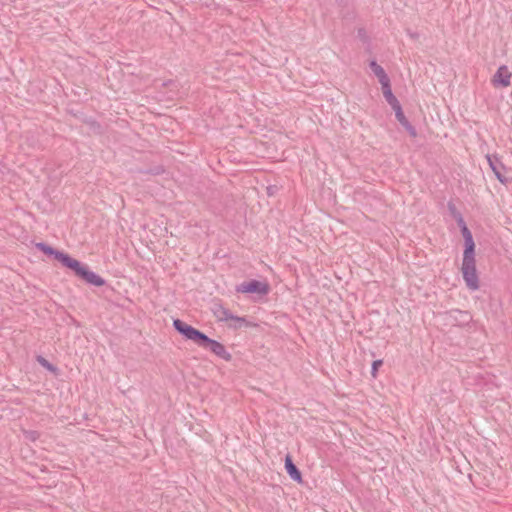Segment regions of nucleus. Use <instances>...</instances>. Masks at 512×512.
I'll return each instance as SVG.
<instances>
[{"label": "nucleus", "mask_w": 512, "mask_h": 512, "mask_svg": "<svg viewBox=\"0 0 512 512\" xmlns=\"http://www.w3.org/2000/svg\"><path fill=\"white\" fill-rule=\"evenodd\" d=\"M35 247L45 255L53 256L64 267L72 270L78 278L86 283L96 287H101L106 284V281L101 276L89 270L87 265L72 258L69 254L56 250L45 242H38L35 244Z\"/></svg>", "instance_id": "nucleus-1"}, {"label": "nucleus", "mask_w": 512, "mask_h": 512, "mask_svg": "<svg viewBox=\"0 0 512 512\" xmlns=\"http://www.w3.org/2000/svg\"><path fill=\"white\" fill-rule=\"evenodd\" d=\"M173 327L186 340L193 341L199 347L209 350L216 356L226 361L231 360V354L227 352L225 346L222 343L209 338L205 333L187 324L181 319H174Z\"/></svg>", "instance_id": "nucleus-2"}, {"label": "nucleus", "mask_w": 512, "mask_h": 512, "mask_svg": "<svg viewBox=\"0 0 512 512\" xmlns=\"http://www.w3.org/2000/svg\"><path fill=\"white\" fill-rule=\"evenodd\" d=\"M461 272L466 286L472 290L479 289V278L476 270L475 253H463Z\"/></svg>", "instance_id": "nucleus-3"}, {"label": "nucleus", "mask_w": 512, "mask_h": 512, "mask_svg": "<svg viewBox=\"0 0 512 512\" xmlns=\"http://www.w3.org/2000/svg\"><path fill=\"white\" fill-rule=\"evenodd\" d=\"M387 103L391 106V108L394 110L395 112V117L397 119V121L400 123V125L407 131V133L412 137V138H416L417 137V130L416 128L408 121V119L406 118L403 110H402V107H401V104L400 102L398 101V99L394 96L392 97V99H388L386 100Z\"/></svg>", "instance_id": "nucleus-4"}, {"label": "nucleus", "mask_w": 512, "mask_h": 512, "mask_svg": "<svg viewBox=\"0 0 512 512\" xmlns=\"http://www.w3.org/2000/svg\"><path fill=\"white\" fill-rule=\"evenodd\" d=\"M269 291L270 285L267 282L256 279L243 282L236 287L238 293L258 294L260 296L267 295Z\"/></svg>", "instance_id": "nucleus-5"}, {"label": "nucleus", "mask_w": 512, "mask_h": 512, "mask_svg": "<svg viewBox=\"0 0 512 512\" xmlns=\"http://www.w3.org/2000/svg\"><path fill=\"white\" fill-rule=\"evenodd\" d=\"M444 319L447 323L453 326H466L472 321V316L468 311H463L459 309H452L444 312Z\"/></svg>", "instance_id": "nucleus-6"}, {"label": "nucleus", "mask_w": 512, "mask_h": 512, "mask_svg": "<svg viewBox=\"0 0 512 512\" xmlns=\"http://www.w3.org/2000/svg\"><path fill=\"white\" fill-rule=\"evenodd\" d=\"M512 77V73L509 71L506 65H501L496 73L493 75L491 82L494 87H508L510 85V80Z\"/></svg>", "instance_id": "nucleus-7"}, {"label": "nucleus", "mask_w": 512, "mask_h": 512, "mask_svg": "<svg viewBox=\"0 0 512 512\" xmlns=\"http://www.w3.org/2000/svg\"><path fill=\"white\" fill-rule=\"evenodd\" d=\"M487 160L489 163L490 168L494 172L496 178L503 184H506L508 182V179L504 176L502 173L503 170H505V166L503 165L502 161L499 157L496 155H487Z\"/></svg>", "instance_id": "nucleus-8"}, {"label": "nucleus", "mask_w": 512, "mask_h": 512, "mask_svg": "<svg viewBox=\"0 0 512 512\" xmlns=\"http://www.w3.org/2000/svg\"><path fill=\"white\" fill-rule=\"evenodd\" d=\"M285 469L287 474L290 476L292 480L297 483H302V473L298 469V467L294 464L292 457L290 454H287L285 457Z\"/></svg>", "instance_id": "nucleus-9"}, {"label": "nucleus", "mask_w": 512, "mask_h": 512, "mask_svg": "<svg viewBox=\"0 0 512 512\" xmlns=\"http://www.w3.org/2000/svg\"><path fill=\"white\" fill-rule=\"evenodd\" d=\"M211 311L218 321L227 322L232 318L230 310L225 308L219 300L212 303Z\"/></svg>", "instance_id": "nucleus-10"}, {"label": "nucleus", "mask_w": 512, "mask_h": 512, "mask_svg": "<svg viewBox=\"0 0 512 512\" xmlns=\"http://www.w3.org/2000/svg\"><path fill=\"white\" fill-rule=\"evenodd\" d=\"M461 234L464 238V253H475V243L471 231L467 226L460 229Z\"/></svg>", "instance_id": "nucleus-11"}, {"label": "nucleus", "mask_w": 512, "mask_h": 512, "mask_svg": "<svg viewBox=\"0 0 512 512\" xmlns=\"http://www.w3.org/2000/svg\"><path fill=\"white\" fill-rule=\"evenodd\" d=\"M230 320L234 322L233 324H229V327L233 328V329H239L242 326L252 327L255 325L252 322L248 321L245 317H239V316H235L233 314H232V318H230Z\"/></svg>", "instance_id": "nucleus-12"}, {"label": "nucleus", "mask_w": 512, "mask_h": 512, "mask_svg": "<svg viewBox=\"0 0 512 512\" xmlns=\"http://www.w3.org/2000/svg\"><path fill=\"white\" fill-rule=\"evenodd\" d=\"M379 83L381 84V88H382V92H383V96H384L385 100L392 99V97H394L395 95L392 92L389 77H385L384 79L379 80Z\"/></svg>", "instance_id": "nucleus-13"}, {"label": "nucleus", "mask_w": 512, "mask_h": 512, "mask_svg": "<svg viewBox=\"0 0 512 512\" xmlns=\"http://www.w3.org/2000/svg\"><path fill=\"white\" fill-rule=\"evenodd\" d=\"M369 67L372 70V72L375 74V76L378 78V80H382L385 77H388L385 70L375 60H372L369 63Z\"/></svg>", "instance_id": "nucleus-14"}, {"label": "nucleus", "mask_w": 512, "mask_h": 512, "mask_svg": "<svg viewBox=\"0 0 512 512\" xmlns=\"http://www.w3.org/2000/svg\"><path fill=\"white\" fill-rule=\"evenodd\" d=\"M36 361L45 369H47L48 371L52 372L53 374L57 375L58 372H59V369L53 365L52 363H50L45 357L41 356V355H38L36 357Z\"/></svg>", "instance_id": "nucleus-15"}, {"label": "nucleus", "mask_w": 512, "mask_h": 512, "mask_svg": "<svg viewBox=\"0 0 512 512\" xmlns=\"http://www.w3.org/2000/svg\"><path fill=\"white\" fill-rule=\"evenodd\" d=\"M24 435L30 441H36L40 437V433L36 430L24 431Z\"/></svg>", "instance_id": "nucleus-16"}, {"label": "nucleus", "mask_w": 512, "mask_h": 512, "mask_svg": "<svg viewBox=\"0 0 512 512\" xmlns=\"http://www.w3.org/2000/svg\"><path fill=\"white\" fill-rule=\"evenodd\" d=\"M383 365V361L378 359L373 361L372 367H371V374L373 377H376V374L378 372V369Z\"/></svg>", "instance_id": "nucleus-17"}, {"label": "nucleus", "mask_w": 512, "mask_h": 512, "mask_svg": "<svg viewBox=\"0 0 512 512\" xmlns=\"http://www.w3.org/2000/svg\"><path fill=\"white\" fill-rule=\"evenodd\" d=\"M93 130L100 132L101 125L96 120L85 121Z\"/></svg>", "instance_id": "nucleus-18"}, {"label": "nucleus", "mask_w": 512, "mask_h": 512, "mask_svg": "<svg viewBox=\"0 0 512 512\" xmlns=\"http://www.w3.org/2000/svg\"><path fill=\"white\" fill-rule=\"evenodd\" d=\"M448 209L454 219L456 218L457 213H460L452 202L448 203Z\"/></svg>", "instance_id": "nucleus-19"}, {"label": "nucleus", "mask_w": 512, "mask_h": 512, "mask_svg": "<svg viewBox=\"0 0 512 512\" xmlns=\"http://www.w3.org/2000/svg\"><path fill=\"white\" fill-rule=\"evenodd\" d=\"M455 220L460 229H462L464 226H467L461 213H457Z\"/></svg>", "instance_id": "nucleus-20"}, {"label": "nucleus", "mask_w": 512, "mask_h": 512, "mask_svg": "<svg viewBox=\"0 0 512 512\" xmlns=\"http://www.w3.org/2000/svg\"><path fill=\"white\" fill-rule=\"evenodd\" d=\"M276 188H277L276 186H269V187L267 188V192H268V194H269V195H272V194L274 193V192H273V191H274V189H276Z\"/></svg>", "instance_id": "nucleus-21"}, {"label": "nucleus", "mask_w": 512, "mask_h": 512, "mask_svg": "<svg viewBox=\"0 0 512 512\" xmlns=\"http://www.w3.org/2000/svg\"><path fill=\"white\" fill-rule=\"evenodd\" d=\"M410 36H411L412 38L416 39L418 35H417L416 33H415V34L410 33Z\"/></svg>", "instance_id": "nucleus-22"}]
</instances>
